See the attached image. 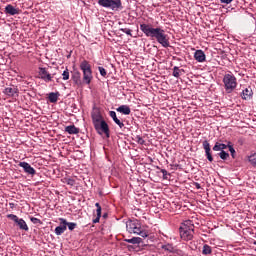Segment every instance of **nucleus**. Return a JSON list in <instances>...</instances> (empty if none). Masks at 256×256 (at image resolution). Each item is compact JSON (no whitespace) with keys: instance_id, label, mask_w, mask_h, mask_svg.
<instances>
[{"instance_id":"1","label":"nucleus","mask_w":256,"mask_h":256,"mask_svg":"<svg viewBox=\"0 0 256 256\" xmlns=\"http://www.w3.org/2000/svg\"><path fill=\"white\" fill-rule=\"evenodd\" d=\"M140 31L147 37L156 39V41L162 45V47H171L169 43V37L165 34V30L161 28H153L150 24H140Z\"/></svg>"},{"instance_id":"2","label":"nucleus","mask_w":256,"mask_h":256,"mask_svg":"<svg viewBox=\"0 0 256 256\" xmlns=\"http://www.w3.org/2000/svg\"><path fill=\"white\" fill-rule=\"evenodd\" d=\"M180 237L183 241H191L193 235L195 234V225L193 221L186 220L180 225Z\"/></svg>"},{"instance_id":"3","label":"nucleus","mask_w":256,"mask_h":256,"mask_svg":"<svg viewBox=\"0 0 256 256\" xmlns=\"http://www.w3.org/2000/svg\"><path fill=\"white\" fill-rule=\"evenodd\" d=\"M126 229L128 233H132L135 235H140V237H149V234L147 232L141 230V223L138 222V220H130L126 223Z\"/></svg>"},{"instance_id":"4","label":"nucleus","mask_w":256,"mask_h":256,"mask_svg":"<svg viewBox=\"0 0 256 256\" xmlns=\"http://www.w3.org/2000/svg\"><path fill=\"white\" fill-rule=\"evenodd\" d=\"M80 69L83 73V83H85V85H91V81H93V70H91L89 61L83 60L80 63Z\"/></svg>"},{"instance_id":"5","label":"nucleus","mask_w":256,"mask_h":256,"mask_svg":"<svg viewBox=\"0 0 256 256\" xmlns=\"http://www.w3.org/2000/svg\"><path fill=\"white\" fill-rule=\"evenodd\" d=\"M98 5L105 9H111V11H119L123 9L121 0H98Z\"/></svg>"},{"instance_id":"6","label":"nucleus","mask_w":256,"mask_h":256,"mask_svg":"<svg viewBox=\"0 0 256 256\" xmlns=\"http://www.w3.org/2000/svg\"><path fill=\"white\" fill-rule=\"evenodd\" d=\"M225 91L227 93H233V90L237 87V78L233 74H226L223 78Z\"/></svg>"},{"instance_id":"7","label":"nucleus","mask_w":256,"mask_h":256,"mask_svg":"<svg viewBox=\"0 0 256 256\" xmlns=\"http://www.w3.org/2000/svg\"><path fill=\"white\" fill-rule=\"evenodd\" d=\"M94 129L98 135H105L107 139L110 137L109 124L105 120L98 122V124L94 125Z\"/></svg>"},{"instance_id":"8","label":"nucleus","mask_w":256,"mask_h":256,"mask_svg":"<svg viewBox=\"0 0 256 256\" xmlns=\"http://www.w3.org/2000/svg\"><path fill=\"white\" fill-rule=\"evenodd\" d=\"M3 93L8 97H19V89L17 86H10L4 89Z\"/></svg>"},{"instance_id":"9","label":"nucleus","mask_w":256,"mask_h":256,"mask_svg":"<svg viewBox=\"0 0 256 256\" xmlns=\"http://www.w3.org/2000/svg\"><path fill=\"white\" fill-rule=\"evenodd\" d=\"M19 167H22L24 169V173H27V175H35L37 171H35V168L31 166V164L27 162H19Z\"/></svg>"},{"instance_id":"10","label":"nucleus","mask_w":256,"mask_h":256,"mask_svg":"<svg viewBox=\"0 0 256 256\" xmlns=\"http://www.w3.org/2000/svg\"><path fill=\"white\" fill-rule=\"evenodd\" d=\"M202 145L208 161L213 163V155H211V144H209V141L204 140Z\"/></svg>"},{"instance_id":"11","label":"nucleus","mask_w":256,"mask_h":256,"mask_svg":"<svg viewBox=\"0 0 256 256\" xmlns=\"http://www.w3.org/2000/svg\"><path fill=\"white\" fill-rule=\"evenodd\" d=\"M39 75L41 79H43L46 82H49L52 80L51 74L47 72V69L45 68H39Z\"/></svg>"},{"instance_id":"12","label":"nucleus","mask_w":256,"mask_h":256,"mask_svg":"<svg viewBox=\"0 0 256 256\" xmlns=\"http://www.w3.org/2000/svg\"><path fill=\"white\" fill-rule=\"evenodd\" d=\"M194 59L198 61V63H203L206 59L205 52H203V50H196L194 53Z\"/></svg>"},{"instance_id":"13","label":"nucleus","mask_w":256,"mask_h":256,"mask_svg":"<svg viewBox=\"0 0 256 256\" xmlns=\"http://www.w3.org/2000/svg\"><path fill=\"white\" fill-rule=\"evenodd\" d=\"M109 116L113 119L114 123L120 127V129H123L125 127V124L117 118V113L115 111H110Z\"/></svg>"},{"instance_id":"14","label":"nucleus","mask_w":256,"mask_h":256,"mask_svg":"<svg viewBox=\"0 0 256 256\" xmlns=\"http://www.w3.org/2000/svg\"><path fill=\"white\" fill-rule=\"evenodd\" d=\"M4 12L6 13V15H19V9L15 8L13 5L8 4L5 7Z\"/></svg>"},{"instance_id":"15","label":"nucleus","mask_w":256,"mask_h":256,"mask_svg":"<svg viewBox=\"0 0 256 256\" xmlns=\"http://www.w3.org/2000/svg\"><path fill=\"white\" fill-rule=\"evenodd\" d=\"M72 81H74L75 85H83V81L81 80V72L74 71L72 74Z\"/></svg>"},{"instance_id":"16","label":"nucleus","mask_w":256,"mask_h":256,"mask_svg":"<svg viewBox=\"0 0 256 256\" xmlns=\"http://www.w3.org/2000/svg\"><path fill=\"white\" fill-rule=\"evenodd\" d=\"M59 221L65 227H68L69 231H73L75 227H77V223L74 222H67L65 218H59Z\"/></svg>"},{"instance_id":"17","label":"nucleus","mask_w":256,"mask_h":256,"mask_svg":"<svg viewBox=\"0 0 256 256\" xmlns=\"http://www.w3.org/2000/svg\"><path fill=\"white\" fill-rule=\"evenodd\" d=\"M15 223L22 231H29V226H27V222L24 219L18 218Z\"/></svg>"},{"instance_id":"18","label":"nucleus","mask_w":256,"mask_h":256,"mask_svg":"<svg viewBox=\"0 0 256 256\" xmlns=\"http://www.w3.org/2000/svg\"><path fill=\"white\" fill-rule=\"evenodd\" d=\"M116 111L123 115H131V108L128 105H121L116 109Z\"/></svg>"},{"instance_id":"19","label":"nucleus","mask_w":256,"mask_h":256,"mask_svg":"<svg viewBox=\"0 0 256 256\" xmlns=\"http://www.w3.org/2000/svg\"><path fill=\"white\" fill-rule=\"evenodd\" d=\"M65 132L69 135H77L79 134V128H77L75 125L66 126Z\"/></svg>"},{"instance_id":"20","label":"nucleus","mask_w":256,"mask_h":256,"mask_svg":"<svg viewBox=\"0 0 256 256\" xmlns=\"http://www.w3.org/2000/svg\"><path fill=\"white\" fill-rule=\"evenodd\" d=\"M125 243H131L132 245H141L143 243V239L141 237H133L130 239H125Z\"/></svg>"},{"instance_id":"21","label":"nucleus","mask_w":256,"mask_h":256,"mask_svg":"<svg viewBox=\"0 0 256 256\" xmlns=\"http://www.w3.org/2000/svg\"><path fill=\"white\" fill-rule=\"evenodd\" d=\"M228 144H223V143H219V142H216L215 145L213 146V151H225V149H227Z\"/></svg>"},{"instance_id":"22","label":"nucleus","mask_w":256,"mask_h":256,"mask_svg":"<svg viewBox=\"0 0 256 256\" xmlns=\"http://www.w3.org/2000/svg\"><path fill=\"white\" fill-rule=\"evenodd\" d=\"M182 73H185L184 69H179L178 66L173 67V73H172L173 77H175L176 79H179Z\"/></svg>"},{"instance_id":"23","label":"nucleus","mask_w":256,"mask_h":256,"mask_svg":"<svg viewBox=\"0 0 256 256\" xmlns=\"http://www.w3.org/2000/svg\"><path fill=\"white\" fill-rule=\"evenodd\" d=\"M103 121V116L101 114H92V123L93 125H97Z\"/></svg>"},{"instance_id":"24","label":"nucleus","mask_w":256,"mask_h":256,"mask_svg":"<svg viewBox=\"0 0 256 256\" xmlns=\"http://www.w3.org/2000/svg\"><path fill=\"white\" fill-rule=\"evenodd\" d=\"M252 95H253V90L246 88L242 92V99H245V100L251 99Z\"/></svg>"},{"instance_id":"25","label":"nucleus","mask_w":256,"mask_h":256,"mask_svg":"<svg viewBox=\"0 0 256 256\" xmlns=\"http://www.w3.org/2000/svg\"><path fill=\"white\" fill-rule=\"evenodd\" d=\"M50 103H57L59 100V92H51L48 96Z\"/></svg>"},{"instance_id":"26","label":"nucleus","mask_w":256,"mask_h":256,"mask_svg":"<svg viewBox=\"0 0 256 256\" xmlns=\"http://www.w3.org/2000/svg\"><path fill=\"white\" fill-rule=\"evenodd\" d=\"M67 231V226L63 224L62 226H58L55 228V235H63Z\"/></svg>"},{"instance_id":"27","label":"nucleus","mask_w":256,"mask_h":256,"mask_svg":"<svg viewBox=\"0 0 256 256\" xmlns=\"http://www.w3.org/2000/svg\"><path fill=\"white\" fill-rule=\"evenodd\" d=\"M211 253H213L211 246H209L208 244H205L202 249V254L203 255H211Z\"/></svg>"},{"instance_id":"28","label":"nucleus","mask_w":256,"mask_h":256,"mask_svg":"<svg viewBox=\"0 0 256 256\" xmlns=\"http://www.w3.org/2000/svg\"><path fill=\"white\" fill-rule=\"evenodd\" d=\"M162 249H164V251H169V253H173L175 251L173 244L162 245Z\"/></svg>"},{"instance_id":"29","label":"nucleus","mask_w":256,"mask_h":256,"mask_svg":"<svg viewBox=\"0 0 256 256\" xmlns=\"http://www.w3.org/2000/svg\"><path fill=\"white\" fill-rule=\"evenodd\" d=\"M218 155L223 161H227V159H229V153L225 152V150H222Z\"/></svg>"},{"instance_id":"30","label":"nucleus","mask_w":256,"mask_h":256,"mask_svg":"<svg viewBox=\"0 0 256 256\" xmlns=\"http://www.w3.org/2000/svg\"><path fill=\"white\" fill-rule=\"evenodd\" d=\"M30 221L34 225H42L43 224V222L39 218H36V217H30Z\"/></svg>"},{"instance_id":"31","label":"nucleus","mask_w":256,"mask_h":256,"mask_svg":"<svg viewBox=\"0 0 256 256\" xmlns=\"http://www.w3.org/2000/svg\"><path fill=\"white\" fill-rule=\"evenodd\" d=\"M120 31H122V33H125L126 35H129L130 37H133V30L129 28H120Z\"/></svg>"},{"instance_id":"32","label":"nucleus","mask_w":256,"mask_h":256,"mask_svg":"<svg viewBox=\"0 0 256 256\" xmlns=\"http://www.w3.org/2000/svg\"><path fill=\"white\" fill-rule=\"evenodd\" d=\"M62 79L63 81H69V69H65L62 73Z\"/></svg>"},{"instance_id":"33","label":"nucleus","mask_w":256,"mask_h":256,"mask_svg":"<svg viewBox=\"0 0 256 256\" xmlns=\"http://www.w3.org/2000/svg\"><path fill=\"white\" fill-rule=\"evenodd\" d=\"M135 141H136V143H138V145H145V140L140 135H137L135 137Z\"/></svg>"},{"instance_id":"34","label":"nucleus","mask_w":256,"mask_h":256,"mask_svg":"<svg viewBox=\"0 0 256 256\" xmlns=\"http://www.w3.org/2000/svg\"><path fill=\"white\" fill-rule=\"evenodd\" d=\"M228 149H229V151L231 153V157L233 159H235V148H233V145L231 144V142H228Z\"/></svg>"},{"instance_id":"35","label":"nucleus","mask_w":256,"mask_h":256,"mask_svg":"<svg viewBox=\"0 0 256 256\" xmlns=\"http://www.w3.org/2000/svg\"><path fill=\"white\" fill-rule=\"evenodd\" d=\"M160 172L162 173L164 180L169 179V176L171 175L169 172H167L165 169H160Z\"/></svg>"},{"instance_id":"36","label":"nucleus","mask_w":256,"mask_h":256,"mask_svg":"<svg viewBox=\"0 0 256 256\" xmlns=\"http://www.w3.org/2000/svg\"><path fill=\"white\" fill-rule=\"evenodd\" d=\"M98 71L102 77H107V70H105V68L99 66Z\"/></svg>"},{"instance_id":"37","label":"nucleus","mask_w":256,"mask_h":256,"mask_svg":"<svg viewBox=\"0 0 256 256\" xmlns=\"http://www.w3.org/2000/svg\"><path fill=\"white\" fill-rule=\"evenodd\" d=\"M65 183L70 185V187H73V185H75V180L73 178H65Z\"/></svg>"},{"instance_id":"38","label":"nucleus","mask_w":256,"mask_h":256,"mask_svg":"<svg viewBox=\"0 0 256 256\" xmlns=\"http://www.w3.org/2000/svg\"><path fill=\"white\" fill-rule=\"evenodd\" d=\"M7 219H11V221H14V223H16V221L19 220V217H17V215L15 214H8Z\"/></svg>"},{"instance_id":"39","label":"nucleus","mask_w":256,"mask_h":256,"mask_svg":"<svg viewBox=\"0 0 256 256\" xmlns=\"http://www.w3.org/2000/svg\"><path fill=\"white\" fill-rule=\"evenodd\" d=\"M249 161L251 162L252 165L256 166V154H253L249 157Z\"/></svg>"},{"instance_id":"40","label":"nucleus","mask_w":256,"mask_h":256,"mask_svg":"<svg viewBox=\"0 0 256 256\" xmlns=\"http://www.w3.org/2000/svg\"><path fill=\"white\" fill-rule=\"evenodd\" d=\"M220 2L229 5V3H233V0H220Z\"/></svg>"},{"instance_id":"41","label":"nucleus","mask_w":256,"mask_h":256,"mask_svg":"<svg viewBox=\"0 0 256 256\" xmlns=\"http://www.w3.org/2000/svg\"><path fill=\"white\" fill-rule=\"evenodd\" d=\"M101 221V216H96L95 219H93V223H99Z\"/></svg>"},{"instance_id":"42","label":"nucleus","mask_w":256,"mask_h":256,"mask_svg":"<svg viewBox=\"0 0 256 256\" xmlns=\"http://www.w3.org/2000/svg\"><path fill=\"white\" fill-rule=\"evenodd\" d=\"M97 217H101V208H96Z\"/></svg>"},{"instance_id":"43","label":"nucleus","mask_w":256,"mask_h":256,"mask_svg":"<svg viewBox=\"0 0 256 256\" xmlns=\"http://www.w3.org/2000/svg\"><path fill=\"white\" fill-rule=\"evenodd\" d=\"M10 209H15V203H9Z\"/></svg>"},{"instance_id":"44","label":"nucleus","mask_w":256,"mask_h":256,"mask_svg":"<svg viewBox=\"0 0 256 256\" xmlns=\"http://www.w3.org/2000/svg\"><path fill=\"white\" fill-rule=\"evenodd\" d=\"M95 207H96V209H101V204H99V202H97V203L95 204Z\"/></svg>"},{"instance_id":"45","label":"nucleus","mask_w":256,"mask_h":256,"mask_svg":"<svg viewBox=\"0 0 256 256\" xmlns=\"http://www.w3.org/2000/svg\"><path fill=\"white\" fill-rule=\"evenodd\" d=\"M195 187H196V189H201V184L195 183Z\"/></svg>"},{"instance_id":"46","label":"nucleus","mask_w":256,"mask_h":256,"mask_svg":"<svg viewBox=\"0 0 256 256\" xmlns=\"http://www.w3.org/2000/svg\"><path fill=\"white\" fill-rule=\"evenodd\" d=\"M128 249H129V251H131V249H133V246H132V245H129V246H128Z\"/></svg>"},{"instance_id":"47","label":"nucleus","mask_w":256,"mask_h":256,"mask_svg":"<svg viewBox=\"0 0 256 256\" xmlns=\"http://www.w3.org/2000/svg\"><path fill=\"white\" fill-rule=\"evenodd\" d=\"M156 169H161V168L159 166H157Z\"/></svg>"},{"instance_id":"48","label":"nucleus","mask_w":256,"mask_h":256,"mask_svg":"<svg viewBox=\"0 0 256 256\" xmlns=\"http://www.w3.org/2000/svg\"><path fill=\"white\" fill-rule=\"evenodd\" d=\"M103 217H107V214H104Z\"/></svg>"},{"instance_id":"49","label":"nucleus","mask_w":256,"mask_h":256,"mask_svg":"<svg viewBox=\"0 0 256 256\" xmlns=\"http://www.w3.org/2000/svg\"><path fill=\"white\" fill-rule=\"evenodd\" d=\"M254 245H256V241L254 242Z\"/></svg>"}]
</instances>
